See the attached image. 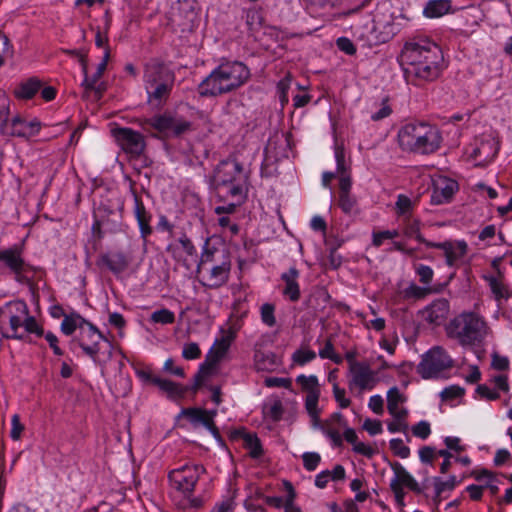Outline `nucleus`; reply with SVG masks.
Returning <instances> with one entry per match:
<instances>
[{
  "label": "nucleus",
  "instance_id": "obj_41",
  "mask_svg": "<svg viewBox=\"0 0 512 512\" xmlns=\"http://www.w3.org/2000/svg\"><path fill=\"white\" fill-rule=\"evenodd\" d=\"M339 206L346 214H350L355 210L356 200L350 193H339Z\"/></svg>",
  "mask_w": 512,
  "mask_h": 512
},
{
  "label": "nucleus",
  "instance_id": "obj_51",
  "mask_svg": "<svg viewBox=\"0 0 512 512\" xmlns=\"http://www.w3.org/2000/svg\"><path fill=\"white\" fill-rule=\"evenodd\" d=\"M429 292L430 289L428 288H423L415 284H411L404 290V295L407 298L421 299L424 298Z\"/></svg>",
  "mask_w": 512,
  "mask_h": 512
},
{
  "label": "nucleus",
  "instance_id": "obj_61",
  "mask_svg": "<svg viewBox=\"0 0 512 512\" xmlns=\"http://www.w3.org/2000/svg\"><path fill=\"white\" fill-rule=\"evenodd\" d=\"M363 428L370 435H377L382 432V423L379 420L366 419L363 424Z\"/></svg>",
  "mask_w": 512,
  "mask_h": 512
},
{
  "label": "nucleus",
  "instance_id": "obj_17",
  "mask_svg": "<svg viewBox=\"0 0 512 512\" xmlns=\"http://www.w3.org/2000/svg\"><path fill=\"white\" fill-rule=\"evenodd\" d=\"M498 145L494 139L482 140L470 154V158L477 161V166H485L489 163L498 153Z\"/></svg>",
  "mask_w": 512,
  "mask_h": 512
},
{
  "label": "nucleus",
  "instance_id": "obj_64",
  "mask_svg": "<svg viewBox=\"0 0 512 512\" xmlns=\"http://www.w3.org/2000/svg\"><path fill=\"white\" fill-rule=\"evenodd\" d=\"M23 430H24V426L20 422L19 415H17V414L13 415L12 416L11 438L13 440H18L20 438Z\"/></svg>",
  "mask_w": 512,
  "mask_h": 512
},
{
  "label": "nucleus",
  "instance_id": "obj_42",
  "mask_svg": "<svg viewBox=\"0 0 512 512\" xmlns=\"http://www.w3.org/2000/svg\"><path fill=\"white\" fill-rule=\"evenodd\" d=\"M320 396V392H312L311 394H307L305 400V407L311 418H316V412H319L318 409V399Z\"/></svg>",
  "mask_w": 512,
  "mask_h": 512
},
{
  "label": "nucleus",
  "instance_id": "obj_18",
  "mask_svg": "<svg viewBox=\"0 0 512 512\" xmlns=\"http://www.w3.org/2000/svg\"><path fill=\"white\" fill-rule=\"evenodd\" d=\"M181 415L187 417L189 419V421L194 426L202 424L204 427H206L212 433V435L217 440L221 439L219 430L216 427L214 421H211L210 418L206 417L205 409H201V408H186V409H183L181 411Z\"/></svg>",
  "mask_w": 512,
  "mask_h": 512
},
{
  "label": "nucleus",
  "instance_id": "obj_16",
  "mask_svg": "<svg viewBox=\"0 0 512 512\" xmlns=\"http://www.w3.org/2000/svg\"><path fill=\"white\" fill-rule=\"evenodd\" d=\"M217 350H209L205 361L200 365L198 372L194 376V383L191 386L192 391L196 392L203 384L205 379L211 375L217 363L224 357Z\"/></svg>",
  "mask_w": 512,
  "mask_h": 512
},
{
  "label": "nucleus",
  "instance_id": "obj_20",
  "mask_svg": "<svg viewBox=\"0 0 512 512\" xmlns=\"http://www.w3.org/2000/svg\"><path fill=\"white\" fill-rule=\"evenodd\" d=\"M0 261L4 262V264L15 273L17 280H20L19 276L24 269L25 262L19 248L13 247L0 250Z\"/></svg>",
  "mask_w": 512,
  "mask_h": 512
},
{
  "label": "nucleus",
  "instance_id": "obj_11",
  "mask_svg": "<svg viewBox=\"0 0 512 512\" xmlns=\"http://www.w3.org/2000/svg\"><path fill=\"white\" fill-rule=\"evenodd\" d=\"M420 313L422 318L430 325L440 326L446 322L450 314L449 301L445 298L436 299Z\"/></svg>",
  "mask_w": 512,
  "mask_h": 512
},
{
  "label": "nucleus",
  "instance_id": "obj_9",
  "mask_svg": "<svg viewBox=\"0 0 512 512\" xmlns=\"http://www.w3.org/2000/svg\"><path fill=\"white\" fill-rule=\"evenodd\" d=\"M246 176L241 163L235 159H227L218 164L214 171L213 183L217 189L226 187L236 181L245 182Z\"/></svg>",
  "mask_w": 512,
  "mask_h": 512
},
{
  "label": "nucleus",
  "instance_id": "obj_21",
  "mask_svg": "<svg viewBox=\"0 0 512 512\" xmlns=\"http://www.w3.org/2000/svg\"><path fill=\"white\" fill-rule=\"evenodd\" d=\"M298 277L299 271L295 267H291L281 276V279L285 282L283 294L293 302L298 301L300 298V289L297 282Z\"/></svg>",
  "mask_w": 512,
  "mask_h": 512
},
{
  "label": "nucleus",
  "instance_id": "obj_5",
  "mask_svg": "<svg viewBox=\"0 0 512 512\" xmlns=\"http://www.w3.org/2000/svg\"><path fill=\"white\" fill-rule=\"evenodd\" d=\"M447 333L461 345H472L483 339L485 322L474 313H462L451 321Z\"/></svg>",
  "mask_w": 512,
  "mask_h": 512
},
{
  "label": "nucleus",
  "instance_id": "obj_35",
  "mask_svg": "<svg viewBox=\"0 0 512 512\" xmlns=\"http://www.w3.org/2000/svg\"><path fill=\"white\" fill-rule=\"evenodd\" d=\"M150 320L154 323L171 324L175 321V315L172 311L163 308L154 311L150 316Z\"/></svg>",
  "mask_w": 512,
  "mask_h": 512
},
{
  "label": "nucleus",
  "instance_id": "obj_15",
  "mask_svg": "<svg viewBox=\"0 0 512 512\" xmlns=\"http://www.w3.org/2000/svg\"><path fill=\"white\" fill-rule=\"evenodd\" d=\"M129 257L121 251H111L101 254L97 260L99 267L105 266L114 274H119L129 266Z\"/></svg>",
  "mask_w": 512,
  "mask_h": 512
},
{
  "label": "nucleus",
  "instance_id": "obj_37",
  "mask_svg": "<svg viewBox=\"0 0 512 512\" xmlns=\"http://www.w3.org/2000/svg\"><path fill=\"white\" fill-rule=\"evenodd\" d=\"M244 183L245 182L236 181L234 183L228 184L226 187L221 188L226 189V194L230 195L232 198H235L236 202L241 203V201L245 198Z\"/></svg>",
  "mask_w": 512,
  "mask_h": 512
},
{
  "label": "nucleus",
  "instance_id": "obj_48",
  "mask_svg": "<svg viewBox=\"0 0 512 512\" xmlns=\"http://www.w3.org/2000/svg\"><path fill=\"white\" fill-rule=\"evenodd\" d=\"M335 158L337 162V174L341 175H349L348 168L345 163V154L344 149L340 146H336L335 148Z\"/></svg>",
  "mask_w": 512,
  "mask_h": 512
},
{
  "label": "nucleus",
  "instance_id": "obj_60",
  "mask_svg": "<svg viewBox=\"0 0 512 512\" xmlns=\"http://www.w3.org/2000/svg\"><path fill=\"white\" fill-rule=\"evenodd\" d=\"M333 394L341 408H347L350 405V400L345 398V390L340 388L337 384L333 386Z\"/></svg>",
  "mask_w": 512,
  "mask_h": 512
},
{
  "label": "nucleus",
  "instance_id": "obj_32",
  "mask_svg": "<svg viewBox=\"0 0 512 512\" xmlns=\"http://www.w3.org/2000/svg\"><path fill=\"white\" fill-rule=\"evenodd\" d=\"M8 126H10V131H7V133L18 136V137H29L30 131H28V125H26V121H24L20 116L14 117L10 124L8 123ZM9 127H7L5 130H8Z\"/></svg>",
  "mask_w": 512,
  "mask_h": 512
},
{
  "label": "nucleus",
  "instance_id": "obj_43",
  "mask_svg": "<svg viewBox=\"0 0 512 512\" xmlns=\"http://www.w3.org/2000/svg\"><path fill=\"white\" fill-rule=\"evenodd\" d=\"M390 449L394 452L395 455L405 459L410 455V448L403 444V441L399 438L390 440Z\"/></svg>",
  "mask_w": 512,
  "mask_h": 512
},
{
  "label": "nucleus",
  "instance_id": "obj_7",
  "mask_svg": "<svg viewBox=\"0 0 512 512\" xmlns=\"http://www.w3.org/2000/svg\"><path fill=\"white\" fill-rule=\"evenodd\" d=\"M204 467L199 465H184L169 473V480L172 486L184 495L191 494L199 480Z\"/></svg>",
  "mask_w": 512,
  "mask_h": 512
},
{
  "label": "nucleus",
  "instance_id": "obj_39",
  "mask_svg": "<svg viewBox=\"0 0 512 512\" xmlns=\"http://www.w3.org/2000/svg\"><path fill=\"white\" fill-rule=\"evenodd\" d=\"M402 401V395L400 394L398 388H391L387 393V408L389 413H394L396 409L399 407V403Z\"/></svg>",
  "mask_w": 512,
  "mask_h": 512
},
{
  "label": "nucleus",
  "instance_id": "obj_6",
  "mask_svg": "<svg viewBox=\"0 0 512 512\" xmlns=\"http://www.w3.org/2000/svg\"><path fill=\"white\" fill-rule=\"evenodd\" d=\"M453 360L441 346H435L426 352L417 366V372L424 379L437 378L453 367Z\"/></svg>",
  "mask_w": 512,
  "mask_h": 512
},
{
  "label": "nucleus",
  "instance_id": "obj_31",
  "mask_svg": "<svg viewBox=\"0 0 512 512\" xmlns=\"http://www.w3.org/2000/svg\"><path fill=\"white\" fill-rule=\"evenodd\" d=\"M254 360L258 370H271L277 365L276 356L271 352L256 351Z\"/></svg>",
  "mask_w": 512,
  "mask_h": 512
},
{
  "label": "nucleus",
  "instance_id": "obj_19",
  "mask_svg": "<svg viewBox=\"0 0 512 512\" xmlns=\"http://www.w3.org/2000/svg\"><path fill=\"white\" fill-rule=\"evenodd\" d=\"M122 210L123 206H120L119 213H115V211L109 209L106 205H100L95 211L94 229L96 227L108 226L110 230H115L120 223Z\"/></svg>",
  "mask_w": 512,
  "mask_h": 512
},
{
  "label": "nucleus",
  "instance_id": "obj_4",
  "mask_svg": "<svg viewBox=\"0 0 512 512\" xmlns=\"http://www.w3.org/2000/svg\"><path fill=\"white\" fill-rule=\"evenodd\" d=\"M174 73L163 63L152 61L145 68V88L148 102L154 106H161L169 97L174 85Z\"/></svg>",
  "mask_w": 512,
  "mask_h": 512
},
{
  "label": "nucleus",
  "instance_id": "obj_13",
  "mask_svg": "<svg viewBox=\"0 0 512 512\" xmlns=\"http://www.w3.org/2000/svg\"><path fill=\"white\" fill-rule=\"evenodd\" d=\"M11 310V315L9 317V325L11 333L3 334L6 338H14L23 340L25 339V335L23 333H19V328L23 326L24 316L28 314V307L23 301H15L8 305Z\"/></svg>",
  "mask_w": 512,
  "mask_h": 512
},
{
  "label": "nucleus",
  "instance_id": "obj_57",
  "mask_svg": "<svg viewBox=\"0 0 512 512\" xmlns=\"http://www.w3.org/2000/svg\"><path fill=\"white\" fill-rule=\"evenodd\" d=\"M87 330L82 331V338H88L92 343L93 341H100L104 339V336L99 332V330L92 324L87 323Z\"/></svg>",
  "mask_w": 512,
  "mask_h": 512
},
{
  "label": "nucleus",
  "instance_id": "obj_59",
  "mask_svg": "<svg viewBox=\"0 0 512 512\" xmlns=\"http://www.w3.org/2000/svg\"><path fill=\"white\" fill-rule=\"evenodd\" d=\"M283 413V407L280 400H274L273 403L268 408L266 414L274 421H278L281 419Z\"/></svg>",
  "mask_w": 512,
  "mask_h": 512
},
{
  "label": "nucleus",
  "instance_id": "obj_58",
  "mask_svg": "<svg viewBox=\"0 0 512 512\" xmlns=\"http://www.w3.org/2000/svg\"><path fill=\"white\" fill-rule=\"evenodd\" d=\"M411 206H412V202H411L410 198H408L407 196L402 195V194H400L398 196L397 202H396V209L400 215H403V216L406 215V213H408L410 211Z\"/></svg>",
  "mask_w": 512,
  "mask_h": 512
},
{
  "label": "nucleus",
  "instance_id": "obj_24",
  "mask_svg": "<svg viewBox=\"0 0 512 512\" xmlns=\"http://www.w3.org/2000/svg\"><path fill=\"white\" fill-rule=\"evenodd\" d=\"M134 214L138 221L141 235L146 238L151 234L152 228L150 226L151 215L147 212L141 199L134 194Z\"/></svg>",
  "mask_w": 512,
  "mask_h": 512
},
{
  "label": "nucleus",
  "instance_id": "obj_8",
  "mask_svg": "<svg viewBox=\"0 0 512 512\" xmlns=\"http://www.w3.org/2000/svg\"><path fill=\"white\" fill-rule=\"evenodd\" d=\"M112 135L122 150L132 157H139L145 150L144 136L131 128H115Z\"/></svg>",
  "mask_w": 512,
  "mask_h": 512
},
{
  "label": "nucleus",
  "instance_id": "obj_28",
  "mask_svg": "<svg viewBox=\"0 0 512 512\" xmlns=\"http://www.w3.org/2000/svg\"><path fill=\"white\" fill-rule=\"evenodd\" d=\"M41 81L36 77H31L21 82L14 90V95L18 99H31L40 89Z\"/></svg>",
  "mask_w": 512,
  "mask_h": 512
},
{
  "label": "nucleus",
  "instance_id": "obj_23",
  "mask_svg": "<svg viewBox=\"0 0 512 512\" xmlns=\"http://www.w3.org/2000/svg\"><path fill=\"white\" fill-rule=\"evenodd\" d=\"M390 466L395 474L391 482H396L400 486L405 485L415 493L421 492L419 484L399 462L390 463Z\"/></svg>",
  "mask_w": 512,
  "mask_h": 512
},
{
  "label": "nucleus",
  "instance_id": "obj_14",
  "mask_svg": "<svg viewBox=\"0 0 512 512\" xmlns=\"http://www.w3.org/2000/svg\"><path fill=\"white\" fill-rule=\"evenodd\" d=\"M352 380L350 386L355 385L361 390L372 389L374 385V372L364 362L351 361Z\"/></svg>",
  "mask_w": 512,
  "mask_h": 512
},
{
  "label": "nucleus",
  "instance_id": "obj_47",
  "mask_svg": "<svg viewBox=\"0 0 512 512\" xmlns=\"http://www.w3.org/2000/svg\"><path fill=\"white\" fill-rule=\"evenodd\" d=\"M316 358V353L312 350H297L294 352L292 359L299 365H304Z\"/></svg>",
  "mask_w": 512,
  "mask_h": 512
},
{
  "label": "nucleus",
  "instance_id": "obj_22",
  "mask_svg": "<svg viewBox=\"0 0 512 512\" xmlns=\"http://www.w3.org/2000/svg\"><path fill=\"white\" fill-rule=\"evenodd\" d=\"M484 278L496 301L507 300L510 297L511 293L504 282V276L501 272L498 271L495 275H486Z\"/></svg>",
  "mask_w": 512,
  "mask_h": 512
},
{
  "label": "nucleus",
  "instance_id": "obj_27",
  "mask_svg": "<svg viewBox=\"0 0 512 512\" xmlns=\"http://www.w3.org/2000/svg\"><path fill=\"white\" fill-rule=\"evenodd\" d=\"M230 271V263L222 262L220 265H215L209 270L208 283L209 287H220L228 280Z\"/></svg>",
  "mask_w": 512,
  "mask_h": 512
},
{
  "label": "nucleus",
  "instance_id": "obj_46",
  "mask_svg": "<svg viewBox=\"0 0 512 512\" xmlns=\"http://www.w3.org/2000/svg\"><path fill=\"white\" fill-rule=\"evenodd\" d=\"M201 356V350L197 343H186L183 347L182 357L187 360L198 359Z\"/></svg>",
  "mask_w": 512,
  "mask_h": 512
},
{
  "label": "nucleus",
  "instance_id": "obj_30",
  "mask_svg": "<svg viewBox=\"0 0 512 512\" xmlns=\"http://www.w3.org/2000/svg\"><path fill=\"white\" fill-rule=\"evenodd\" d=\"M245 447L249 450L251 457L258 458L263 454L261 443L256 434L240 432Z\"/></svg>",
  "mask_w": 512,
  "mask_h": 512
},
{
  "label": "nucleus",
  "instance_id": "obj_40",
  "mask_svg": "<svg viewBox=\"0 0 512 512\" xmlns=\"http://www.w3.org/2000/svg\"><path fill=\"white\" fill-rule=\"evenodd\" d=\"M455 485H456V477L455 476H451L447 481H443L440 478L436 477L434 479L436 497L437 498L440 497V495L447 490L454 489Z\"/></svg>",
  "mask_w": 512,
  "mask_h": 512
},
{
  "label": "nucleus",
  "instance_id": "obj_34",
  "mask_svg": "<svg viewBox=\"0 0 512 512\" xmlns=\"http://www.w3.org/2000/svg\"><path fill=\"white\" fill-rule=\"evenodd\" d=\"M296 382L300 384L305 391H307V394H311L312 392H320L318 379L314 375H300L297 377Z\"/></svg>",
  "mask_w": 512,
  "mask_h": 512
},
{
  "label": "nucleus",
  "instance_id": "obj_44",
  "mask_svg": "<svg viewBox=\"0 0 512 512\" xmlns=\"http://www.w3.org/2000/svg\"><path fill=\"white\" fill-rule=\"evenodd\" d=\"M304 467L308 471H314L321 461V457L316 452H306L302 455Z\"/></svg>",
  "mask_w": 512,
  "mask_h": 512
},
{
  "label": "nucleus",
  "instance_id": "obj_10",
  "mask_svg": "<svg viewBox=\"0 0 512 512\" xmlns=\"http://www.w3.org/2000/svg\"><path fill=\"white\" fill-rule=\"evenodd\" d=\"M426 246L441 249L446 264L450 267L456 266L468 251V245L465 241L426 242Z\"/></svg>",
  "mask_w": 512,
  "mask_h": 512
},
{
  "label": "nucleus",
  "instance_id": "obj_56",
  "mask_svg": "<svg viewBox=\"0 0 512 512\" xmlns=\"http://www.w3.org/2000/svg\"><path fill=\"white\" fill-rule=\"evenodd\" d=\"M412 433L421 439H426L430 433V424L426 421H420L412 427Z\"/></svg>",
  "mask_w": 512,
  "mask_h": 512
},
{
  "label": "nucleus",
  "instance_id": "obj_50",
  "mask_svg": "<svg viewBox=\"0 0 512 512\" xmlns=\"http://www.w3.org/2000/svg\"><path fill=\"white\" fill-rule=\"evenodd\" d=\"M261 319L269 327H272L275 325L276 320L274 317V306L272 304L266 303V304L262 305Z\"/></svg>",
  "mask_w": 512,
  "mask_h": 512
},
{
  "label": "nucleus",
  "instance_id": "obj_53",
  "mask_svg": "<svg viewBox=\"0 0 512 512\" xmlns=\"http://www.w3.org/2000/svg\"><path fill=\"white\" fill-rule=\"evenodd\" d=\"M465 390L460 386H450L441 392L442 400H453L464 395Z\"/></svg>",
  "mask_w": 512,
  "mask_h": 512
},
{
  "label": "nucleus",
  "instance_id": "obj_63",
  "mask_svg": "<svg viewBox=\"0 0 512 512\" xmlns=\"http://www.w3.org/2000/svg\"><path fill=\"white\" fill-rule=\"evenodd\" d=\"M337 47L348 55L356 53L354 44L346 37H341L337 40Z\"/></svg>",
  "mask_w": 512,
  "mask_h": 512
},
{
  "label": "nucleus",
  "instance_id": "obj_55",
  "mask_svg": "<svg viewBox=\"0 0 512 512\" xmlns=\"http://www.w3.org/2000/svg\"><path fill=\"white\" fill-rule=\"evenodd\" d=\"M284 487L287 492L286 500L284 503V509L289 510V509L298 508L294 504V500L296 498V492L294 490V487L292 486V484L289 481H284Z\"/></svg>",
  "mask_w": 512,
  "mask_h": 512
},
{
  "label": "nucleus",
  "instance_id": "obj_45",
  "mask_svg": "<svg viewBox=\"0 0 512 512\" xmlns=\"http://www.w3.org/2000/svg\"><path fill=\"white\" fill-rule=\"evenodd\" d=\"M106 70L105 64H98L97 71L93 74L92 77H88V68L86 69V74H84V80L82 82V87H95V84L98 83V80L101 78L102 74Z\"/></svg>",
  "mask_w": 512,
  "mask_h": 512
},
{
  "label": "nucleus",
  "instance_id": "obj_54",
  "mask_svg": "<svg viewBox=\"0 0 512 512\" xmlns=\"http://www.w3.org/2000/svg\"><path fill=\"white\" fill-rule=\"evenodd\" d=\"M399 235L397 230H386L373 233V245L380 247L385 239H393Z\"/></svg>",
  "mask_w": 512,
  "mask_h": 512
},
{
  "label": "nucleus",
  "instance_id": "obj_2",
  "mask_svg": "<svg viewBox=\"0 0 512 512\" xmlns=\"http://www.w3.org/2000/svg\"><path fill=\"white\" fill-rule=\"evenodd\" d=\"M250 77L242 62H227L214 69L198 86L201 96H219L241 87Z\"/></svg>",
  "mask_w": 512,
  "mask_h": 512
},
{
  "label": "nucleus",
  "instance_id": "obj_29",
  "mask_svg": "<svg viewBox=\"0 0 512 512\" xmlns=\"http://www.w3.org/2000/svg\"><path fill=\"white\" fill-rule=\"evenodd\" d=\"M450 7V0H430L426 3L423 13L429 18L441 17L449 11Z\"/></svg>",
  "mask_w": 512,
  "mask_h": 512
},
{
  "label": "nucleus",
  "instance_id": "obj_36",
  "mask_svg": "<svg viewBox=\"0 0 512 512\" xmlns=\"http://www.w3.org/2000/svg\"><path fill=\"white\" fill-rule=\"evenodd\" d=\"M10 100L7 95L0 91V121H2L1 129L4 130L8 127V116L10 113Z\"/></svg>",
  "mask_w": 512,
  "mask_h": 512
},
{
  "label": "nucleus",
  "instance_id": "obj_25",
  "mask_svg": "<svg viewBox=\"0 0 512 512\" xmlns=\"http://www.w3.org/2000/svg\"><path fill=\"white\" fill-rule=\"evenodd\" d=\"M456 187L457 183L454 181H441L435 184L431 195V202L436 205L448 202L454 194Z\"/></svg>",
  "mask_w": 512,
  "mask_h": 512
},
{
  "label": "nucleus",
  "instance_id": "obj_52",
  "mask_svg": "<svg viewBox=\"0 0 512 512\" xmlns=\"http://www.w3.org/2000/svg\"><path fill=\"white\" fill-rule=\"evenodd\" d=\"M23 327L28 333H35L38 336H42L44 334L43 329L38 325L36 319L33 316H30L29 313L27 316H24Z\"/></svg>",
  "mask_w": 512,
  "mask_h": 512
},
{
  "label": "nucleus",
  "instance_id": "obj_33",
  "mask_svg": "<svg viewBox=\"0 0 512 512\" xmlns=\"http://www.w3.org/2000/svg\"><path fill=\"white\" fill-rule=\"evenodd\" d=\"M404 233L407 237H414L416 240H418L421 243H424L425 245L426 242H428L420 234V222L417 219L408 218L406 220Z\"/></svg>",
  "mask_w": 512,
  "mask_h": 512
},
{
  "label": "nucleus",
  "instance_id": "obj_62",
  "mask_svg": "<svg viewBox=\"0 0 512 512\" xmlns=\"http://www.w3.org/2000/svg\"><path fill=\"white\" fill-rule=\"evenodd\" d=\"M77 328L73 315L65 316L61 323V331L66 335H71Z\"/></svg>",
  "mask_w": 512,
  "mask_h": 512
},
{
  "label": "nucleus",
  "instance_id": "obj_26",
  "mask_svg": "<svg viewBox=\"0 0 512 512\" xmlns=\"http://www.w3.org/2000/svg\"><path fill=\"white\" fill-rule=\"evenodd\" d=\"M154 385L173 400L183 398L188 390H192L191 387H184L161 377L154 379Z\"/></svg>",
  "mask_w": 512,
  "mask_h": 512
},
{
  "label": "nucleus",
  "instance_id": "obj_1",
  "mask_svg": "<svg viewBox=\"0 0 512 512\" xmlns=\"http://www.w3.org/2000/svg\"><path fill=\"white\" fill-rule=\"evenodd\" d=\"M443 56L440 48L428 40L407 42L400 63L409 81H433L441 71Z\"/></svg>",
  "mask_w": 512,
  "mask_h": 512
},
{
  "label": "nucleus",
  "instance_id": "obj_3",
  "mask_svg": "<svg viewBox=\"0 0 512 512\" xmlns=\"http://www.w3.org/2000/svg\"><path fill=\"white\" fill-rule=\"evenodd\" d=\"M442 137L435 126L426 122H410L398 132V142L404 151L431 154L440 148Z\"/></svg>",
  "mask_w": 512,
  "mask_h": 512
},
{
  "label": "nucleus",
  "instance_id": "obj_38",
  "mask_svg": "<svg viewBox=\"0 0 512 512\" xmlns=\"http://www.w3.org/2000/svg\"><path fill=\"white\" fill-rule=\"evenodd\" d=\"M235 335L233 332H228L227 334L223 335L220 339H217L212 346L211 350H217L223 355L226 354L228 351L231 342L233 341Z\"/></svg>",
  "mask_w": 512,
  "mask_h": 512
},
{
  "label": "nucleus",
  "instance_id": "obj_49",
  "mask_svg": "<svg viewBox=\"0 0 512 512\" xmlns=\"http://www.w3.org/2000/svg\"><path fill=\"white\" fill-rule=\"evenodd\" d=\"M415 271L419 276V281L423 284H430L433 278V270L431 267L423 264L415 266Z\"/></svg>",
  "mask_w": 512,
  "mask_h": 512
},
{
  "label": "nucleus",
  "instance_id": "obj_12",
  "mask_svg": "<svg viewBox=\"0 0 512 512\" xmlns=\"http://www.w3.org/2000/svg\"><path fill=\"white\" fill-rule=\"evenodd\" d=\"M149 124L159 132L171 133L180 136L190 129V122L179 120L170 116H157L149 120Z\"/></svg>",
  "mask_w": 512,
  "mask_h": 512
}]
</instances>
